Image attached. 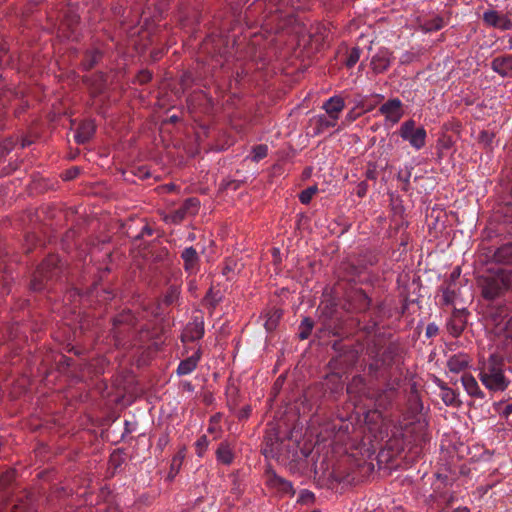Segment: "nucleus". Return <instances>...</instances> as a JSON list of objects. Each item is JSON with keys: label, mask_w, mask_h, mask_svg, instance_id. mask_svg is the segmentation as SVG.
<instances>
[{"label": "nucleus", "mask_w": 512, "mask_h": 512, "mask_svg": "<svg viewBox=\"0 0 512 512\" xmlns=\"http://www.w3.org/2000/svg\"><path fill=\"white\" fill-rule=\"evenodd\" d=\"M186 213L187 212L185 211V209L181 207L180 209L176 210L172 215L165 216L164 220L168 221L170 219L173 223H178L184 219Z\"/></svg>", "instance_id": "4c0bfd02"}, {"label": "nucleus", "mask_w": 512, "mask_h": 512, "mask_svg": "<svg viewBox=\"0 0 512 512\" xmlns=\"http://www.w3.org/2000/svg\"><path fill=\"white\" fill-rule=\"evenodd\" d=\"M316 191H317L316 186L309 187V188L303 190L299 195V199H300L301 203L308 204L311 201L312 196L316 193Z\"/></svg>", "instance_id": "72a5a7b5"}, {"label": "nucleus", "mask_w": 512, "mask_h": 512, "mask_svg": "<svg viewBox=\"0 0 512 512\" xmlns=\"http://www.w3.org/2000/svg\"><path fill=\"white\" fill-rule=\"evenodd\" d=\"M335 356L329 362V367L335 370H346L353 367L359 358L358 350L349 337L331 342Z\"/></svg>", "instance_id": "7ed1b4c3"}, {"label": "nucleus", "mask_w": 512, "mask_h": 512, "mask_svg": "<svg viewBox=\"0 0 512 512\" xmlns=\"http://www.w3.org/2000/svg\"><path fill=\"white\" fill-rule=\"evenodd\" d=\"M494 261L500 264L512 265V243L499 247L493 254Z\"/></svg>", "instance_id": "f8f14e48"}, {"label": "nucleus", "mask_w": 512, "mask_h": 512, "mask_svg": "<svg viewBox=\"0 0 512 512\" xmlns=\"http://www.w3.org/2000/svg\"><path fill=\"white\" fill-rule=\"evenodd\" d=\"M182 259L184 260L185 263V269L189 270L192 267H194L199 257L196 250L192 247H189L185 249L184 252L182 253Z\"/></svg>", "instance_id": "5701e85b"}, {"label": "nucleus", "mask_w": 512, "mask_h": 512, "mask_svg": "<svg viewBox=\"0 0 512 512\" xmlns=\"http://www.w3.org/2000/svg\"><path fill=\"white\" fill-rule=\"evenodd\" d=\"M441 391L442 400L446 405H459L460 402L452 389L443 387Z\"/></svg>", "instance_id": "c85d7f7f"}, {"label": "nucleus", "mask_w": 512, "mask_h": 512, "mask_svg": "<svg viewBox=\"0 0 512 512\" xmlns=\"http://www.w3.org/2000/svg\"><path fill=\"white\" fill-rule=\"evenodd\" d=\"M313 327H314V322L308 317L304 318L299 327V329H300L299 338L301 340L307 339L310 336Z\"/></svg>", "instance_id": "bb28decb"}, {"label": "nucleus", "mask_w": 512, "mask_h": 512, "mask_svg": "<svg viewBox=\"0 0 512 512\" xmlns=\"http://www.w3.org/2000/svg\"><path fill=\"white\" fill-rule=\"evenodd\" d=\"M502 366L503 360L500 357L492 355L489 358L487 366L481 373V380L487 388L495 391H503L508 386V381L503 374Z\"/></svg>", "instance_id": "20e7f679"}, {"label": "nucleus", "mask_w": 512, "mask_h": 512, "mask_svg": "<svg viewBox=\"0 0 512 512\" xmlns=\"http://www.w3.org/2000/svg\"><path fill=\"white\" fill-rule=\"evenodd\" d=\"M152 78V73L148 69L140 70L134 80V83H139L140 85L148 83Z\"/></svg>", "instance_id": "2f4dec72"}, {"label": "nucleus", "mask_w": 512, "mask_h": 512, "mask_svg": "<svg viewBox=\"0 0 512 512\" xmlns=\"http://www.w3.org/2000/svg\"><path fill=\"white\" fill-rule=\"evenodd\" d=\"M198 359H199V355L197 352L196 355H193V356L188 357L187 359L181 361V363L178 366L177 372L182 375L191 372L193 369H195Z\"/></svg>", "instance_id": "4be33fe9"}, {"label": "nucleus", "mask_w": 512, "mask_h": 512, "mask_svg": "<svg viewBox=\"0 0 512 512\" xmlns=\"http://www.w3.org/2000/svg\"><path fill=\"white\" fill-rule=\"evenodd\" d=\"M219 417H220V416H219V414H217V415H215V416H213V417L211 418V421H212V422H218Z\"/></svg>", "instance_id": "774afa93"}, {"label": "nucleus", "mask_w": 512, "mask_h": 512, "mask_svg": "<svg viewBox=\"0 0 512 512\" xmlns=\"http://www.w3.org/2000/svg\"><path fill=\"white\" fill-rule=\"evenodd\" d=\"M375 326L376 324L374 323L372 326H365L363 330H365L369 334L374 330Z\"/></svg>", "instance_id": "bf43d9fd"}, {"label": "nucleus", "mask_w": 512, "mask_h": 512, "mask_svg": "<svg viewBox=\"0 0 512 512\" xmlns=\"http://www.w3.org/2000/svg\"><path fill=\"white\" fill-rule=\"evenodd\" d=\"M372 69L376 73L383 72L389 65V59L385 57H374L371 61Z\"/></svg>", "instance_id": "c756f323"}, {"label": "nucleus", "mask_w": 512, "mask_h": 512, "mask_svg": "<svg viewBox=\"0 0 512 512\" xmlns=\"http://www.w3.org/2000/svg\"><path fill=\"white\" fill-rule=\"evenodd\" d=\"M11 512H35L32 500L29 496L18 499L12 506Z\"/></svg>", "instance_id": "412c9836"}, {"label": "nucleus", "mask_w": 512, "mask_h": 512, "mask_svg": "<svg viewBox=\"0 0 512 512\" xmlns=\"http://www.w3.org/2000/svg\"><path fill=\"white\" fill-rule=\"evenodd\" d=\"M460 275V269L458 268L456 271H454L452 274H451V278L452 279H456L458 278Z\"/></svg>", "instance_id": "680f3d73"}, {"label": "nucleus", "mask_w": 512, "mask_h": 512, "mask_svg": "<svg viewBox=\"0 0 512 512\" xmlns=\"http://www.w3.org/2000/svg\"><path fill=\"white\" fill-rule=\"evenodd\" d=\"M179 120V118L176 115H173L169 118L170 123H176Z\"/></svg>", "instance_id": "e2e57ef3"}, {"label": "nucleus", "mask_w": 512, "mask_h": 512, "mask_svg": "<svg viewBox=\"0 0 512 512\" xmlns=\"http://www.w3.org/2000/svg\"><path fill=\"white\" fill-rule=\"evenodd\" d=\"M512 272L504 269L487 271L478 276L477 284L481 289V295L486 300H494L503 296L511 286Z\"/></svg>", "instance_id": "f257e3e1"}, {"label": "nucleus", "mask_w": 512, "mask_h": 512, "mask_svg": "<svg viewBox=\"0 0 512 512\" xmlns=\"http://www.w3.org/2000/svg\"><path fill=\"white\" fill-rule=\"evenodd\" d=\"M426 132L424 128H418L414 132H412L407 139H409L410 143L416 147L421 148L425 144Z\"/></svg>", "instance_id": "393cba45"}, {"label": "nucleus", "mask_w": 512, "mask_h": 512, "mask_svg": "<svg viewBox=\"0 0 512 512\" xmlns=\"http://www.w3.org/2000/svg\"><path fill=\"white\" fill-rule=\"evenodd\" d=\"M206 299H213V298H212V288H210V289H209V291H208V293H207V295H206ZM216 302H217L216 300H212V301H211V305H212L213 307H215Z\"/></svg>", "instance_id": "6e6d98bb"}, {"label": "nucleus", "mask_w": 512, "mask_h": 512, "mask_svg": "<svg viewBox=\"0 0 512 512\" xmlns=\"http://www.w3.org/2000/svg\"><path fill=\"white\" fill-rule=\"evenodd\" d=\"M484 21L491 26L509 29L511 27V22L505 17H501L498 15L496 11H489L484 13Z\"/></svg>", "instance_id": "ddd939ff"}, {"label": "nucleus", "mask_w": 512, "mask_h": 512, "mask_svg": "<svg viewBox=\"0 0 512 512\" xmlns=\"http://www.w3.org/2000/svg\"><path fill=\"white\" fill-rule=\"evenodd\" d=\"M231 271V267L226 265L223 269V275H227Z\"/></svg>", "instance_id": "69168bd1"}, {"label": "nucleus", "mask_w": 512, "mask_h": 512, "mask_svg": "<svg viewBox=\"0 0 512 512\" xmlns=\"http://www.w3.org/2000/svg\"><path fill=\"white\" fill-rule=\"evenodd\" d=\"M487 317L495 324L499 332H506L512 338V316L509 317L505 306L492 307L487 311Z\"/></svg>", "instance_id": "423d86ee"}, {"label": "nucleus", "mask_w": 512, "mask_h": 512, "mask_svg": "<svg viewBox=\"0 0 512 512\" xmlns=\"http://www.w3.org/2000/svg\"><path fill=\"white\" fill-rule=\"evenodd\" d=\"M366 177L368 179H375L376 178V166L375 165H370V167L368 168L367 172H366Z\"/></svg>", "instance_id": "09e8293b"}, {"label": "nucleus", "mask_w": 512, "mask_h": 512, "mask_svg": "<svg viewBox=\"0 0 512 512\" xmlns=\"http://www.w3.org/2000/svg\"><path fill=\"white\" fill-rule=\"evenodd\" d=\"M399 353L400 347L395 343H389L385 347L382 354L380 355L378 361H381L382 364L384 365H391L395 361V358L399 355Z\"/></svg>", "instance_id": "2eb2a0df"}, {"label": "nucleus", "mask_w": 512, "mask_h": 512, "mask_svg": "<svg viewBox=\"0 0 512 512\" xmlns=\"http://www.w3.org/2000/svg\"><path fill=\"white\" fill-rule=\"evenodd\" d=\"M204 335V321L195 320L193 323H190L187 325V327L184 329L181 339L183 342L186 341H195Z\"/></svg>", "instance_id": "6e6552de"}, {"label": "nucleus", "mask_w": 512, "mask_h": 512, "mask_svg": "<svg viewBox=\"0 0 512 512\" xmlns=\"http://www.w3.org/2000/svg\"><path fill=\"white\" fill-rule=\"evenodd\" d=\"M360 51L358 48H353L345 62L346 66L351 68L353 67L359 60Z\"/></svg>", "instance_id": "58836bf2"}, {"label": "nucleus", "mask_w": 512, "mask_h": 512, "mask_svg": "<svg viewBox=\"0 0 512 512\" xmlns=\"http://www.w3.org/2000/svg\"><path fill=\"white\" fill-rule=\"evenodd\" d=\"M179 297V291L176 287H170L167 294L164 297V303L166 305H171L174 303Z\"/></svg>", "instance_id": "f704fd0d"}, {"label": "nucleus", "mask_w": 512, "mask_h": 512, "mask_svg": "<svg viewBox=\"0 0 512 512\" xmlns=\"http://www.w3.org/2000/svg\"><path fill=\"white\" fill-rule=\"evenodd\" d=\"M327 329L333 336H339V333L336 331V328L332 327L330 324L327 325Z\"/></svg>", "instance_id": "4d7b16f0"}, {"label": "nucleus", "mask_w": 512, "mask_h": 512, "mask_svg": "<svg viewBox=\"0 0 512 512\" xmlns=\"http://www.w3.org/2000/svg\"><path fill=\"white\" fill-rule=\"evenodd\" d=\"M200 205V201L197 198H188L185 200L182 208L185 209L186 212H190L191 209H197Z\"/></svg>", "instance_id": "a19ab883"}, {"label": "nucleus", "mask_w": 512, "mask_h": 512, "mask_svg": "<svg viewBox=\"0 0 512 512\" xmlns=\"http://www.w3.org/2000/svg\"><path fill=\"white\" fill-rule=\"evenodd\" d=\"M78 174V169H74L73 171H69L68 178L72 179Z\"/></svg>", "instance_id": "052dcab7"}, {"label": "nucleus", "mask_w": 512, "mask_h": 512, "mask_svg": "<svg viewBox=\"0 0 512 512\" xmlns=\"http://www.w3.org/2000/svg\"><path fill=\"white\" fill-rule=\"evenodd\" d=\"M481 141H485L486 143H489L490 139H488V133L487 132H482L481 133V137H480Z\"/></svg>", "instance_id": "13d9d810"}, {"label": "nucleus", "mask_w": 512, "mask_h": 512, "mask_svg": "<svg viewBox=\"0 0 512 512\" xmlns=\"http://www.w3.org/2000/svg\"><path fill=\"white\" fill-rule=\"evenodd\" d=\"M348 301L352 308L356 311H365L370 305V299L366 293L361 290H353L348 294Z\"/></svg>", "instance_id": "0eeeda50"}, {"label": "nucleus", "mask_w": 512, "mask_h": 512, "mask_svg": "<svg viewBox=\"0 0 512 512\" xmlns=\"http://www.w3.org/2000/svg\"><path fill=\"white\" fill-rule=\"evenodd\" d=\"M102 53L98 49H92L86 52L83 59V66L86 70L92 69L101 59Z\"/></svg>", "instance_id": "6ab92c4d"}, {"label": "nucleus", "mask_w": 512, "mask_h": 512, "mask_svg": "<svg viewBox=\"0 0 512 512\" xmlns=\"http://www.w3.org/2000/svg\"><path fill=\"white\" fill-rule=\"evenodd\" d=\"M367 192V184L365 182H361L359 185H358V191H357V195L359 197H363Z\"/></svg>", "instance_id": "de8ad7c7"}, {"label": "nucleus", "mask_w": 512, "mask_h": 512, "mask_svg": "<svg viewBox=\"0 0 512 512\" xmlns=\"http://www.w3.org/2000/svg\"><path fill=\"white\" fill-rule=\"evenodd\" d=\"M184 457H185V455H184L183 451H179V453L173 458L172 463H171V471L175 470V473L174 474L170 473L169 478L174 477V475L179 471V468L182 465Z\"/></svg>", "instance_id": "7c9ffc66"}, {"label": "nucleus", "mask_w": 512, "mask_h": 512, "mask_svg": "<svg viewBox=\"0 0 512 512\" xmlns=\"http://www.w3.org/2000/svg\"><path fill=\"white\" fill-rule=\"evenodd\" d=\"M216 453L218 459L224 464H230L233 460V454L227 445L222 444Z\"/></svg>", "instance_id": "cd10ccee"}, {"label": "nucleus", "mask_w": 512, "mask_h": 512, "mask_svg": "<svg viewBox=\"0 0 512 512\" xmlns=\"http://www.w3.org/2000/svg\"><path fill=\"white\" fill-rule=\"evenodd\" d=\"M273 436H276L275 434H269L267 437H266V447L263 449V454L268 457L269 454H272L273 453Z\"/></svg>", "instance_id": "37998d69"}, {"label": "nucleus", "mask_w": 512, "mask_h": 512, "mask_svg": "<svg viewBox=\"0 0 512 512\" xmlns=\"http://www.w3.org/2000/svg\"><path fill=\"white\" fill-rule=\"evenodd\" d=\"M324 108L327 114L333 120H336L338 118V113L344 108V101L340 97H332L325 103Z\"/></svg>", "instance_id": "dca6fc26"}, {"label": "nucleus", "mask_w": 512, "mask_h": 512, "mask_svg": "<svg viewBox=\"0 0 512 512\" xmlns=\"http://www.w3.org/2000/svg\"><path fill=\"white\" fill-rule=\"evenodd\" d=\"M181 85L183 86V88H187L190 86L191 82H192V76L189 72H185L182 77H181Z\"/></svg>", "instance_id": "c03bdc74"}, {"label": "nucleus", "mask_w": 512, "mask_h": 512, "mask_svg": "<svg viewBox=\"0 0 512 512\" xmlns=\"http://www.w3.org/2000/svg\"><path fill=\"white\" fill-rule=\"evenodd\" d=\"M250 406H246L244 407L243 409L240 410L239 412V418L240 419H243V418H248L249 417V414H250Z\"/></svg>", "instance_id": "3c124183"}, {"label": "nucleus", "mask_w": 512, "mask_h": 512, "mask_svg": "<svg viewBox=\"0 0 512 512\" xmlns=\"http://www.w3.org/2000/svg\"><path fill=\"white\" fill-rule=\"evenodd\" d=\"M318 392L316 387L306 390L302 396V403H309L311 406L316 404L317 400L315 399V394Z\"/></svg>", "instance_id": "473e14b6"}, {"label": "nucleus", "mask_w": 512, "mask_h": 512, "mask_svg": "<svg viewBox=\"0 0 512 512\" xmlns=\"http://www.w3.org/2000/svg\"><path fill=\"white\" fill-rule=\"evenodd\" d=\"M150 348L141 352V355L136 360L137 367L145 366L150 360Z\"/></svg>", "instance_id": "79ce46f5"}, {"label": "nucleus", "mask_w": 512, "mask_h": 512, "mask_svg": "<svg viewBox=\"0 0 512 512\" xmlns=\"http://www.w3.org/2000/svg\"><path fill=\"white\" fill-rule=\"evenodd\" d=\"M468 365L467 359L462 356H453L448 361V367L452 372H460L464 370Z\"/></svg>", "instance_id": "a878e982"}, {"label": "nucleus", "mask_w": 512, "mask_h": 512, "mask_svg": "<svg viewBox=\"0 0 512 512\" xmlns=\"http://www.w3.org/2000/svg\"><path fill=\"white\" fill-rule=\"evenodd\" d=\"M95 132V125L92 121H84L82 122L75 134V140L79 144H84L88 142Z\"/></svg>", "instance_id": "9b49d317"}, {"label": "nucleus", "mask_w": 512, "mask_h": 512, "mask_svg": "<svg viewBox=\"0 0 512 512\" xmlns=\"http://www.w3.org/2000/svg\"><path fill=\"white\" fill-rule=\"evenodd\" d=\"M335 124L333 122H329L327 120H324L323 118L319 119V126L320 128L328 127V126H334Z\"/></svg>", "instance_id": "864d4df0"}, {"label": "nucleus", "mask_w": 512, "mask_h": 512, "mask_svg": "<svg viewBox=\"0 0 512 512\" xmlns=\"http://www.w3.org/2000/svg\"><path fill=\"white\" fill-rule=\"evenodd\" d=\"M63 264L58 255H49L37 268L30 282V289L41 292L49 289L54 281L61 278Z\"/></svg>", "instance_id": "f03ea898"}, {"label": "nucleus", "mask_w": 512, "mask_h": 512, "mask_svg": "<svg viewBox=\"0 0 512 512\" xmlns=\"http://www.w3.org/2000/svg\"><path fill=\"white\" fill-rule=\"evenodd\" d=\"M377 369H378V365L377 364L376 365H374V364H370L369 365V370L370 371H376Z\"/></svg>", "instance_id": "338daca9"}, {"label": "nucleus", "mask_w": 512, "mask_h": 512, "mask_svg": "<svg viewBox=\"0 0 512 512\" xmlns=\"http://www.w3.org/2000/svg\"><path fill=\"white\" fill-rule=\"evenodd\" d=\"M144 235L152 236V229L149 226H145L142 233L134 236L130 241L134 259L142 258L144 261L152 262L162 261L164 257L162 252L157 253L149 243H142Z\"/></svg>", "instance_id": "39448f33"}, {"label": "nucleus", "mask_w": 512, "mask_h": 512, "mask_svg": "<svg viewBox=\"0 0 512 512\" xmlns=\"http://www.w3.org/2000/svg\"><path fill=\"white\" fill-rule=\"evenodd\" d=\"M464 312L465 310L462 309V310H456L453 314V319L450 323V331H451V334L454 335V336H459L460 333L463 331L464 329V324L466 322L465 319H463L464 317Z\"/></svg>", "instance_id": "f3484780"}, {"label": "nucleus", "mask_w": 512, "mask_h": 512, "mask_svg": "<svg viewBox=\"0 0 512 512\" xmlns=\"http://www.w3.org/2000/svg\"><path fill=\"white\" fill-rule=\"evenodd\" d=\"M121 460L120 453L119 452H113L110 456V464L113 465L115 468L119 465Z\"/></svg>", "instance_id": "49530a36"}, {"label": "nucleus", "mask_w": 512, "mask_h": 512, "mask_svg": "<svg viewBox=\"0 0 512 512\" xmlns=\"http://www.w3.org/2000/svg\"><path fill=\"white\" fill-rule=\"evenodd\" d=\"M283 311L279 308H273L271 311L267 313V320L265 323V328L268 331H273L276 329L280 318L282 317Z\"/></svg>", "instance_id": "aec40b11"}, {"label": "nucleus", "mask_w": 512, "mask_h": 512, "mask_svg": "<svg viewBox=\"0 0 512 512\" xmlns=\"http://www.w3.org/2000/svg\"><path fill=\"white\" fill-rule=\"evenodd\" d=\"M267 484L272 487L278 489L280 492L283 493H290L294 494V490L292 487V484L288 482L287 480L279 477L276 475V473L270 469L267 470Z\"/></svg>", "instance_id": "9d476101"}, {"label": "nucleus", "mask_w": 512, "mask_h": 512, "mask_svg": "<svg viewBox=\"0 0 512 512\" xmlns=\"http://www.w3.org/2000/svg\"><path fill=\"white\" fill-rule=\"evenodd\" d=\"M160 52L157 51V52H151V58L153 60H157L158 59V56H159Z\"/></svg>", "instance_id": "0e129e2a"}, {"label": "nucleus", "mask_w": 512, "mask_h": 512, "mask_svg": "<svg viewBox=\"0 0 512 512\" xmlns=\"http://www.w3.org/2000/svg\"><path fill=\"white\" fill-rule=\"evenodd\" d=\"M208 441L206 436L200 437V439L197 441L196 446L199 449V455H201L202 451L207 447Z\"/></svg>", "instance_id": "a18cd8bd"}, {"label": "nucleus", "mask_w": 512, "mask_h": 512, "mask_svg": "<svg viewBox=\"0 0 512 512\" xmlns=\"http://www.w3.org/2000/svg\"><path fill=\"white\" fill-rule=\"evenodd\" d=\"M443 20L440 17H436L433 20L427 22L424 26L426 31L438 30L442 27Z\"/></svg>", "instance_id": "ea45409f"}, {"label": "nucleus", "mask_w": 512, "mask_h": 512, "mask_svg": "<svg viewBox=\"0 0 512 512\" xmlns=\"http://www.w3.org/2000/svg\"><path fill=\"white\" fill-rule=\"evenodd\" d=\"M162 188L165 189L168 192H171V191H174L176 189V186L173 183H170V184L164 185Z\"/></svg>", "instance_id": "5fc2aeb1"}, {"label": "nucleus", "mask_w": 512, "mask_h": 512, "mask_svg": "<svg viewBox=\"0 0 512 512\" xmlns=\"http://www.w3.org/2000/svg\"><path fill=\"white\" fill-rule=\"evenodd\" d=\"M151 43V33L148 30H141L133 36V47L138 53H143Z\"/></svg>", "instance_id": "4468645a"}, {"label": "nucleus", "mask_w": 512, "mask_h": 512, "mask_svg": "<svg viewBox=\"0 0 512 512\" xmlns=\"http://www.w3.org/2000/svg\"><path fill=\"white\" fill-rule=\"evenodd\" d=\"M454 292H450V291H446L444 293V301L449 304V303H452L453 302V299H454Z\"/></svg>", "instance_id": "603ef678"}, {"label": "nucleus", "mask_w": 512, "mask_h": 512, "mask_svg": "<svg viewBox=\"0 0 512 512\" xmlns=\"http://www.w3.org/2000/svg\"><path fill=\"white\" fill-rule=\"evenodd\" d=\"M492 65L495 71L504 76L512 70V56L496 58Z\"/></svg>", "instance_id": "a211bd4d"}, {"label": "nucleus", "mask_w": 512, "mask_h": 512, "mask_svg": "<svg viewBox=\"0 0 512 512\" xmlns=\"http://www.w3.org/2000/svg\"><path fill=\"white\" fill-rule=\"evenodd\" d=\"M437 332H438V328H437V326H435V325H433V324H431V325H428V326H427L426 334H427L429 337L436 335V334H437Z\"/></svg>", "instance_id": "8fccbe9b"}, {"label": "nucleus", "mask_w": 512, "mask_h": 512, "mask_svg": "<svg viewBox=\"0 0 512 512\" xmlns=\"http://www.w3.org/2000/svg\"><path fill=\"white\" fill-rule=\"evenodd\" d=\"M415 129V123L413 120L406 121L402 127H401V136L405 139L408 138L409 135L414 132Z\"/></svg>", "instance_id": "e433bc0d"}, {"label": "nucleus", "mask_w": 512, "mask_h": 512, "mask_svg": "<svg viewBox=\"0 0 512 512\" xmlns=\"http://www.w3.org/2000/svg\"><path fill=\"white\" fill-rule=\"evenodd\" d=\"M462 383L466 389V391L472 395L477 396L480 394L479 387L477 381L471 375L465 374L462 376Z\"/></svg>", "instance_id": "b1692460"}, {"label": "nucleus", "mask_w": 512, "mask_h": 512, "mask_svg": "<svg viewBox=\"0 0 512 512\" xmlns=\"http://www.w3.org/2000/svg\"><path fill=\"white\" fill-rule=\"evenodd\" d=\"M267 146L266 145H257L253 148V160L259 161L260 159L267 156Z\"/></svg>", "instance_id": "c9c22d12"}, {"label": "nucleus", "mask_w": 512, "mask_h": 512, "mask_svg": "<svg viewBox=\"0 0 512 512\" xmlns=\"http://www.w3.org/2000/svg\"><path fill=\"white\" fill-rule=\"evenodd\" d=\"M380 111L392 122H398L402 116L401 102L398 99H392L380 107Z\"/></svg>", "instance_id": "1a4fd4ad"}]
</instances>
